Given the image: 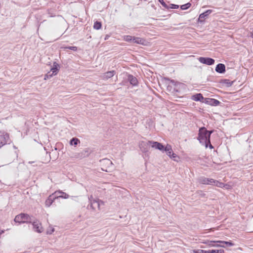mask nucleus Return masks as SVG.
Segmentation results:
<instances>
[{
  "label": "nucleus",
  "mask_w": 253,
  "mask_h": 253,
  "mask_svg": "<svg viewBox=\"0 0 253 253\" xmlns=\"http://www.w3.org/2000/svg\"><path fill=\"white\" fill-rule=\"evenodd\" d=\"M213 130H208L205 127H202L199 128L198 140L200 143L204 145L206 148H209L211 149L213 148V146L211 143V135L213 133Z\"/></svg>",
  "instance_id": "obj_1"
},
{
  "label": "nucleus",
  "mask_w": 253,
  "mask_h": 253,
  "mask_svg": "<svg viewBox=\"0 0 253 253\" xmlns=\"http://www.w3.org/2000/svg\"><path fill=\"white\" fill-rule=\"evenodd\" d=\"M148 145H151L152 148H154L156 149H158L162 151H163L165 147V146L161 143L153 141H148L147 142L142 141L140 143L139 147L142 152H145L148 150L147 148H144V146Z\"/></svg>",
  "instance_id": "obj_2"
},
{
  "label": "nucleus",
  "mask_w": 253,
  "mask_h": 253,
  "mask_svg": "<svg viewBox=\"0 0 253 253\" xmlns=\"http://www.w3.org/2000/svg\"><path fill=\"white\" fill-rule=\"evenodd\" d=\"M33 218V216H30L28 214L21 213L15 216L14 220L15 222L20 224L24 223H29L32 222V219Z\"/></svg>",
  "instance_id": "obj_3"
},
{
  "label": "nucleus",
  "mask_w": 253,
  "mask_h": 253,
  "mask_svg": "<svg viewBox=\"0 0 253 253\" xmlns=\"http://www.w3.org/2000/svg\"><path fill=\"white\" fill-rule=\"evenodd\" d=\"M10 140H9V134L4 131H0V148L5 144H9Z\"/></svg>",
  "instance_id": "obj_4"
},
{
  "label": "nucleus",
  "mask_w": 253,
  "mask_h": 253,
  "mask_svg": "<svg viewBox=\"0 0 253 253\" xmlns=\"http://www.w3.org/2000/svg\"><path fill=\"white\" fill-rule=\"evenodd\" d=\"M33 225V230L38 233H42L43 232V229L41 223L37 219H35L34 217L32 219V222H31Z\"/></svg>",
  "instance_id": "obj_5"
},
{
  "label": "nucleus",
  "mask_w": 253,
  "mask_h": 253,
  "mask_svg": "<svg viewBox=\"0 0 253 253\" xmlns=\"http://www.w3.org/2000/svg\"><path fill=\"white\" fill-rule=\"evenodd\" d=\"M233 244L231 242H220V241H211L209 242V245L210 246H220L225 247L226 246H231Z\"/></svg>",
  "instance_id": "obj_6"
},
{
  "label": "nucleus",
  "mask_w": 253,
  "mask_h": 253,
  "mask_svg": "<svg viewBox=\"0 0 253 253\" xmlns=\"http://www.w3.org/2000/svg\"><path fill=\"white\" fill-rule=\"evenodd\" d=\"M58 67H59V65L58 64H57L56 62H54L53 67L51 69L50 71L45 76L44 79L45 80L48 79H49V78H50L54 75H56L57 74L58 70H59Z\"/></svg>",
  "instance_id": "obj_7"
},
{
  "label": "nucleus",
  "mask_w": 253,
  "mask_h": 253,
  "mask_svg": "<svg viewBox=\"0 0 253 253\" xmlns=\"http://www.w3.org/2000/svg\"><path fill=\"white\" fill-rule=\"evenodd\" d=\"M163 151H165L167 155H168L170 158L175 161V158L177 157L176 154L173 153L171 145L167 144L166 147H164Z\"/></svg>",
  "instance_id": "obj_8"
},
{
  "label": "nucleus",
  "mask_w": 253,
  "mask_h": 253,
  "mask_svg": "<svg viewBox=\"0 0 253 253\" xmlns=\"http://www.w3.org/2000/svg\"><path fill=\"white\" fill-rule=\"evenodd\" d=\"M199 61L203 64L208 65H211L214 63L215 60L210 57H200L198 58Z\"/></svg>",
  "instance_id": "obj_9"
},
{
  "label": "nucleus",
  "mask_w": 253,
  "mask_h": 253,
  "mask_svg": "<svg viewBox=\"0 0 253 253\" xmlns=\"http://www.w3.org/2000/svg\"><path fill=\"white\" fill-rule=\"evenodd\" d=\"M104 205V202L102 201L101 200H93L92 201L90 200V207L93 209L95 210L96 208H98L100 209V207L101 205Z\"/></svg>",
  "instance_id": "obj_10"
},
{
  "label": "nucleus",
  "mask_w": 253,
  "mask_h": 253,
  "mask_svg": "<svg viewBox=\"0 0 253 253\" xmlns=\"http://www.w3.org/2000/svg\"><path fill=\"white\" fill-rule=\"evenodd\" d=\"M203 102L207 104H209V105H210L211 106H216L218 105L220 103L217 99H215L214 98H206L205 100L203 101Z\"/></svg>",
  "instance_id": "obj_11"
},
{
  "label": "nucleus",
  "mask_w": 253,
  "mask_h": 253,
  "mask_svg": "<svg viewBox=\"0 0 253 253\" xmlns=\"http://www.w3.org/2000/svg\"><path fill=\"white\" fill-rule=\"evenodd\" d=\"M198 181L200 183L202 184H206V185H212V183L213 182V179L212 178H208L205 177H201L198 179Z\"/></svg>",
  "instance_id": "obj_12"
},
{
  "label": "nucleus",
  "mask_w": 253,
  "mask_h": 253,
  "mask_svg": "<svg viewBox=\"0 0 253 253\" xmlns=\"http://www.w3.org/2000/svg\"><path fill=\"white\" fill-rule=\"evenodd\" d=\"M170 83L171 84L170 85H169L168 87H173V91L178 92L179 87L182 85V84L179 82H176L174 80H171L170 81Z\"/></svg>",
  "instance_id": "obj_13"
},
{
  "label": "nucleus",
  "mask_w": 253,
  "mask_h": 253,
  "mask_svg": "<svg viewBox=\"0 0 253 253\" xmlns=\"http://www.w3.org/2000/svg\"><path fill=\"white\" fill-rule=\"evenodd\" d=\"M56 198L57 197L55 196V192L50 195L45 202V206L47 207H50Z\"/></svg>",
  "instance_id": "obj_14"
},
{
  "label": "nucleus",
  "mask_w": 253,
  "mask_h": 253,
  "mask_svg": "<svg viewBox=\"0 0 253 253\" xmlns=\"http://www.w3.org/2000/svg\"><path fill=\"white\" fill-rule=\"evenodd\" d=\"M215 70L216 72L223 74L225 72V66L224 64L222 63L218 64L215 69Z\"/></svg>",
  "instance_id": "obj_15"
},
{
  "label": "nucleus",
  "mask_w": 253,
  "mask_h": 253,
  "mask_svg": "<svg viewBox=\"0 0 253 253\" xmlns=\"http://www.w3.org/2000/svg\"><path fill=\"white\" fill-rule=\"evenodd\" d=\"M212 10L211 9H208L206 10L205 12L201 13L199 17V21L200 22H202L204 21V19L206 17L208 16L212 12Z\"/></svg>",
  "instance_id": "obj_16"
},
{
  "label": "nucleus",
  "mask_w": 253,
  "mask_h": 253,
  "mask_svg": "<svg viewBox=\"0 0 253 253\" xmlns=\"http://www.w3.org/2000/svg\"><path fill=\"white\" fill-rule=\"evenodd\" d=\"M206 98H204L201 93H197L192 96V99L196 101L203 102Z\"/></svg>",
  "instance_id": "obj_17"
},
{
  "label": "nucleus",
  "mask_w": 253,
  "mask_h": 253,
  "mask_svg": "<svg viewBox=\"0 0 253 253\" xmlns=\"http://www.w3.org/2000/svg\"><path fill=\"white\" fill-rule=\"evenodd\" d=\"M55 196L58 198H62L64 199H68L69 195L61 191H56L55 192Z\"/></svg>",
  "instance_id": "obj_18"
},
{
  "label": "nucleus",
  "mask_w": 253,
  "mask_h": 253,
  "mask_svg": "<svg viewBox=\"0 0 253 253\" xmlns=\"http://www.w3.org/2000/svg\"><path fill=\"white\" fill-rule=\"evenodd\" d=\"M115 74H116V72L114 70L108 71V72L105 73L103 75L102 78L103 79L108 80V79H110V78L114 76Z\"/></svg>",
  "instance_id": "obj_19"
},
{
  "label": "nucleus",
  "mask_w": 253,
  "mask_h": 253,
  "mask_svg": "<svg viewBox=\"0 0 253 253\" xmlns=\"http://www.w3.org/2000/svg\"><path fill=\"white\" fill-rule=\"evenodd\" d=\"M127 80L130 83V84L133 86L136 85L138 84L137 79L131 75H129L128 76Z\"/></svg>",
  "instance_id": "obj_20"
},
{
  "label": "nucleus",
  "mask_w": 253,
  "mask_h": 253,
  "mask_svg": "<svg viewBox=\"0 0 253 253\" xmlns=\"http://www.w3.org/2000/svg\"><path fill=\"white\" fill-rule=\"evenodd\" d=\"M145 42V40L144 39L139 38V37H135L133 39V43L144 45Z\"/></svg>",
  "instance_id": "obj_21"
},
{
  "label": "nucleus",
  "mask_w": 253,
  "mask_h": 253,
  "mask_svg": "<svg viewBox=\"0 0 253 253\" xmlns=\"http://www.w3.org/2000/svg\"><path fill=\"white\" fill-rule=\"evenodd\" d=\"M79 143H80V140L76 137L72 138L70 141V144L75 146H77Z\"/></svg>",
  "instance_id": "obj_22"
},
{
  "label": "nucleus",
  "mask_w": 253,
  "mask_h": 253,
  "mask_svg": "<svg viewBox=\"0 0 253 253\" xmlns=\"http://www.w3.org/2000/svg\"><path fill=\"white\" fill-rule=\"evenodd\" d=\"M134 38V37H132L129 35H126L124 36V40L130 43H133V39Z\"/></svg>",
  "instance_id": "obj_23"
},
{
  "label": "nucleus",
  "mask_w": 253,
  "mask_h": 253,
  "mask_svg": "<svg viewBox=\"0 0 253 253\" xmlns=\"http://www.w3.org/2000/svg\"><path fill=\"white\" fill-rule=\"evenodd\" d=\"M224 184L222 182H220L217 180L213 179V182L212 183V185H215L218 187H222L224 186Z\"/></svg>",
  "instance_id": "obj_24"
},
{
  "label": "nucleus",
  "mask_w": 253,
  "mask_h": 253,
  "mask_svg": "<svg viewBox=\"0 0 253 253\" xmlns=\"http://www.w3.org/2000/svg\"><path fill=\"white\" fill-rule=\"evenodd\" d=\"M101 22H98V21H96L94 23V25H93V28L95 29L99 30V29H100L101 28Z\"/></svg>",
  "instance_id": "obj_25"
},
{
  "label": "nucleus",
  "mask_w": 253,
  "mask_h": 253,
  "mask_svg": "<svg viewBox=\"0 0 253 253\" xmlns=\"http://www.w3.org/2000/svg\"><path fill=\"white\" fill-rule=\"evenodd\" d=\"M191 5L190 2H188L185 4L181 5L180 8L182 10H186L189 8Z\"/></svg>",
  "instance_id": "obj_26"
},
{
  "label": "nucleus",
  "mask_w": 253,
  "mask_h": 253,
  "mask_svg": "<svg viewBox=\"0 0 253 253\" xmlns=\"http://www.w3.org/2000/svg\"><path fill=\"white\" fill-rule=\"evenodd\" d=\"M222 83L225 84L227 86H230L233 84V82H231L229 80L227 79L223 80Z\"/></svg>",
  "instance_id": "obj_27"
},
{
  "label": "nucleus",
  "mask_w": 253,
  "mask_h": 253,
  "mask_svg": "<svg viewBox=\"0 0 253 253\" xmlns=\"http://www.w3.org/2000/svg\"><path fill=\"white\" fill-rule=\"evenodd\" d=\"M54 231V229L53 227L49 226L48 228L46 230L47 234L50 235Z\"/></svg>",
  "instance_id": "obj_28"
},
{
  "label": "nucleus",
  "mask_w": 253,
  "mask_h": 253,
  "mask_svg": "<svg viewBox=\"0 0 253 253\" xmlns=\"http://www.w3.org/2000/svg\"><path fill=\"white\" fill-rule=\"evenodd\" d=\"M217 250H209L208 251H204L203 250H201L200 253H216Z\"/></svg>",
  "instance_id": "obj_29"
},
{
  "label": "nucleus",
  "mask_w": 253,
  "mask_h": 253,
  "mask_svg": "<svg viewBox=\"0 0 253 253\" xmlns=\"http://www.w3.org/2000/svg\"><path fill=\"white\" fill-rule=\"evenodd\" d=\"M102 161L105 164L109 166L113 165L112 162L109 159H103Z\"/></svg>",
  "instance_id": "obj_30"
},
{
  "label": "nucleus",
  "mask_w": 253,
  "mask_h": 253,
  "mask_svg": "<svg viewBox=\"0 0 253 253\" xmlns=\"http://www.w3.org/2000/svg\"><path fill=\"white\" fill-rule=\"evenodd\" d=\"M159 1L165 8L169 9V6L163 0H159Z\"/></svg>",
  "instance_id": "obj_31"
},
{
  "label": "nucleus",
  "mask_w": 253,
  "mask_h": 253,
  "mask_svg": "<svg viewBox=\"0 0 253 253\" xmlns=\"http://www.w3.org/2000/svg\"><path fill=\"white\" fill-rule=\"evenodd\" d=\"M179 7L178 5L174 4H170L169 6V8L171 9H177Z\"/></svg>",
  "instance_id": "obj_32"
},
{
  "label": "nucleus",
  "mask_w": 253,
  "mask_h": 253,
  "mask_svg": "<svg viewBox=\"0 0 253 253\" xmlns=\"http://www.w3.org/2000/svg\"><path fill=\"white\" fill-rule=\"evenodd\" d=\"M65 48L69 49L73 51H76L77 50V47L76 46H67Z\"/></svg>",
  "instance_id": "obj_33"
},
{
  "label": "nucleus",
  "mask_w": 253,
  "mask_h": 253,
  "mask_svg": "<svg viewBox=\"0 0 253 253\" xmlns=\"http://www.w3.org/2000/svg\"><path fill=\"white\" fill-rule=\"evenodd\" d=\"M48 14L49 15V17H52L55 16V14H53L50 12L49 10H48Z\"/></svg>",
  "instance_id": "obj_34"
},
{
  "label": "nucleus",
  "mask_w": 253,
  "mask_h": 253,
  "mask_svg": "<svg viewBox=\"0 0 253 253\" xmlns=\"http://www.w3.org/2000/svg\"><path fill=\"white\" fill-rule=\"evenodd\" d=\"M216 253H224V250L222 249L217 250Z\"/></svg>",
  "instance_id": "obj_35"
},
{
  "label": "nucleus",
  "mask_w": 253,
  "mask_h": 253,
  "mask_svg": "<svg viewBox=\"0 0 253 253\" xmlns=\"http://www.w3.org/2000/svg\"><path fill=\"white\" fill-rule=\"evenodd\" d=\"M4 232L3 230H1L0 231V236Z\"/></svg>",
  "instance_id": "obj_36"
},
{
  "label": "nucleus",
  "mask_w": 253,
  "mask_h": 253,
  "mask_svg": "<svg viewBox=\"0 0 253 253\" xmlns=\"http://www.w3.org/2000/svg\"><path fill=\"white\" fill-rule=\"evenodd\" d=\"M251 36L253 38V31L252 32Z\"/></svg>",
  "instance_id": "obj_37"
},
{
  "label": "nucleus",
  "mask_w": 253,
  "mask_h": 253,
  "mask_svg": "<svg viewBox=\"0 0 253 253\" xmlns=\"http://www.w3.org/2000/svg\"><path fill=\"white\" fill-rule=\"evenodd\" d=\"M33 162H29V163L32 164Z\"/></svg>",
  "instance_id": "obj_38"
},
{
  "label": "nucleus",
  "mask_w": 253,
  "mask_h": 253,
  "mask_svg": "<svg viewBox=\"0 0 253 253\" xmlns=\"http://www.w3.org/2000/svg\"><path fill=\"white\" fill-rule=\"evenodd\" d=\"M61 194H58V195H61Z\"/></svg>",
  "instance_id": "obj_39"
}]
</instances>
